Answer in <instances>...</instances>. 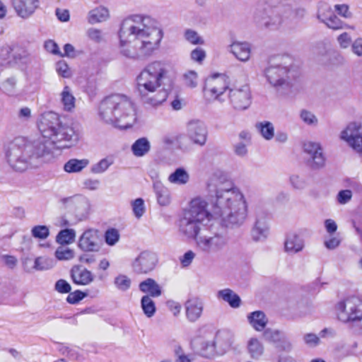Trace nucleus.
<instances>
[{
	"instance_id": "f257e3e1",
	"label": "nucleus",
	"mask_w": 362,
	"mask_h": 362,
	"mask_svg": "<svg viewBox=\"0 0 362 362\" xmlns=\"http://www.w3.org/2000/svg\"><path fill=\"white\" fill-rule=\"evenodd\" d=\"M38 129L41 137L28 141L18 136L4 144V159L13 170L23 172L51 163L55 158L54 147L69 148L78 140L74 127L62 123L59 115L52 111L40 115Z\"/></svg>"
},
{
	"instance_id": "f03ea898",
	"label": "nucleus",
	"mask_w": 362,
	"mask_h": 362,
	"mask_svg": "<svg viewBox=\"0 0 362 362\" xmlns=\"http://www.w3.org/2000/svg\"><path fill=\"white\" fill-rule=\"evenodd\" d=\"M208 192L212 204V213L208 203L200 197L193 199L185 211L195 220L206 225L213 218L226 227L239 226L247 217V206L243 192L225 176L216 175L208 184Z\"/></svg>"
},
{
	"instance_id": "7ed1b4c3",
	"label": "nucleus",
	"mask_w": 362,
	"mask_h": 362,
	"mask_svg": "<svg viewBox=\"0 0 362 362\" xmlns=\"http://www.w3.org/2000/svg\"><path fill=\"white\" fill-rule=\"evenodd\" d=\"M119 37L120 53L124 57L144 60L158 49L163 31L155 19L134 15L123 21Z\"/></svg>"
},
{
	"instance_id": "20e7f679",
	"label": "nucleus",
	"mask_w": 362,
	"mask_h": 362,
	"mask_svg": "<svg viewBox=\"0 0 362 362\" xmlns=\"http://www.w3.org/2000/svg\"><path fill=\"white\" fill-rule=\"evenodd\" d=\"M168 76V67L160 61L148 64L140 72L136 77V90L144 105L157 107L167 99L168 93L162 85Z\"/></svg>"
},
{
	"instance_id": "39448f33",
	"label": "nucleus",
	"mask_w": 362,
	"mask_h": 362,
	"mask_svg": "<svg viewBox=\"0 0 362 362\" xmlns=\"http://www.w3.org/2000/svg\"><path fill=\"white\" fill-rule=\"evenodd\" d=\"M98 116L106 124L119 129H128L136 121V105L129 96L113 94L100 103Z\"/></svg>"
},
{
	"instance_id": "423d86ee",
	"label": "nucleus",
	"mask_w": 362,
	"mask_h": 362,
	"mask_svg": "<svg viewBox=\"0 0 362 362\" xmlns=\"http://www.w3.org/2000/svg\"><path fill=\"white\" fill-rule=\"evenodd\" d=\"M306 11L303 8H293L288 3H281L276 6L266 7L259 6L254 18L259 26L268 29H276L286 19H301L305 16Z\"/></svg>"
},
{
	"instance_id": "0eeeda50",
	"label": "nucleus",
	"mask_w": 362,
	"mask_h": 362,
	"mask_svg": "<svg viewBox=\"0 0 362 362\" xmlns=\"http://www.w3.org/2000/svg\"><path fill=\"white\" fill-rule=\"evenodd\" d=\"M263 75L270 86L279 90L289 86L291 81L298 76V70L293 65L292 57L279 55L269 60Z\"/></svg>"
},
{
	"instance_id": "6e6552de",
	"label": "nucleus",
	"mask_w": 362,
	"mask_h": 362,
	"mask_svg": "<svg viewBox=\"0 0 362 362\" xmlns=\"http://www.w3.org/2000/svg\"><path fill=\"white\" fill-rule=\"evenodd\" d=\"M196 243L198 250L202 253L211 256L219 253L227 246L228 238L220 233H209L198 236Z\"/></svg>"
},
{
	"instance_id": "1a4fd4ad",
	"label": "nucleus",
	"mask_w": 362,
	"mask_h": 362,
	"mask_svg": "<svg viewBox=\"0 0 362 362\" xmlns=\"http://www.w3.org/2000/svg\"><path fill=\"white\" fill-rule=\"evenodd\" d=\"M230 104L238 111H243L250 107L252 103V93L248 83H236L230 88L228 93Z\"/></svg>"
},
{
	"instance_id": "9d476101",
	"label": "nucleus",
	"mask_w": 362,
	"mask_h": 362,
	"mask_svg": "<svg viewBox=\"0 0 362 362\" xmlns=\"http://www.w3.org/2000/svg\"><path fill=\"white\" fill-rule=\"evenodd\" d=\"M60 206L76 217V221H83L88 216L90 204L83 196L74 195L64 197L59 201Z\"/></svg>"
},
{
	"instance_id": "9b49d317",
	"label": "nucleus",
	"mask_w": 362,
	"mask_h": 362,
	"mask_svg": "<svg viewBox=\"0 0 362 362\" xmlns=\"http://www.w3.org/2000/svg\"><path fill=\"white\" fill-rule=\"evenodd\" d=\"M229 86V78L223 74H214L206 79L205 90L210 97L220 103L225 102L224 93Z\"/></svg>"
},
{
	"instance_id": "f8f14e48",
	"label": "nucleus",
	"mask_w": 362,
	"mask_h": 362,
	"mask_svg": "<svg viewBox=\"0 0 362 362\" xmlns=\"http://www.w3.org/2000/svg\"><path fill=\"white\" fill-rule=\"evenodd\" d=\"M157 263L158 257L155 253L143 251L132 261V268L137 274H147L154 270Z\"/></svg>"
},
{
	"instance_id": "ddd939ff",
	"label": "nucleus",
	"mask_w": 362,
	"mask_h": 362,
	"mask_svg": "<svg viewBox=\"0 0 362 362\" xmlns=\"http://www.w3.org/2000/svg\"><path fill=\"white\" fill-rule=\"evenodd\" d=\"M102 245L99 231L97 229L86 230L79 237L78 247L83 252H97Z\"/></svg>"
},
{
	"instance_id": "4468645a",
	"label": "nucleus",
	"mask_w": 362,
	"mask_h": 362,
	"mask_svg": "<svg viewBox=\"0 0 362 362\" xmlns=\"http://www.w3.org/2000/svg\"><path fill=\"white\" fill-rule=\"evenodd\" d=\"M361 127V123L351 122L341 133V139L358 153H362Z\"/></svg>"
},
{
	"instance_id": "2eb2a0df",
	"label": "nucleus",
	"mask_w": 362,
	"mask_h": 362,
	"mask_svg": "<svg viewBox=\"0 0 362 362\" xmlns=\"http://www.w3.org/2000/svg\"><path fill=\"white\" fill-rule=\"evenodd\" d=\"M187 133L190 141L198 146H203L205 145L208 131L205 124L198 119L191 120L187 126Z\"/></svg>"
},
{
	"instance_id": "dca6fc26",
	"label": "nucleus",
	"mask_w": 362,
	"mask_h": 362,
	"mask_svg": "<svg viewBox=\"0 0 362 362\" xmlns=\"http://www.w3.org/2000/svg\"><path fill=\"white\" fill-rule=\"evenodd\" d=\"M202 226L205 225L184 213L179 221V231L188 238L197 239Z\"/></svg>"
},
{
	"instance_id": "f3484780",
	"label": "nucleus",
	"mask_w": 362,
	"mask_h": 362,
	"mask_svg": "<svg viewBox=\"0 0 362 362\" xmlns=\"http://www.w3.org/2000/svg\"><path fill=\"white\" fill-rule=\"evenodd\" d=\"M16 14L24 19L30 17L39 6L38 0H12Z\"/></svg>"
},
{
	"instance_id": "a211bd4d",
	"label": "nucleus",
	"mask_w": 362,
	"mask_h": 362,
	"mask_svg": "<svg viewBox=\"0 0 362 362\" xmlns=\"http://www.w3.org/2000/svg\"><path fill=\"white\" fill-rule=\"evenodd\" d=\"M70 273L73 282L79 286H88L95 280L94 274L80 265L74 266Z\"/></svg>"
},
{
	"instance_id": "6ab92c4d",
	"label": "nucleus",
	"mask_w": 362,
	"mask_h": 362,
	"mask_svg": "<svg viewBox=\"0 0 362 362\" xmlns=\"http://www.w3.org/2000/svg\"><path fill=\"white\" fill-rule=\"evenodd\" d=\"M158 177L156 173V180L153 182L152 185L153 190L158 204L160 206H166L171 202L170 192L168 188L158 179Z\"/></svg>"
},
{
	"instance_id": "aec40b11",
	"label": "nucleus",
	"mask_w": 362,
	"mask_h": 362,
	"mask_svg": "<svg viewBox=\"0 0 362 362\" xmlns=\"http://www.w3.org/2000/svg\"><path fill=\"white\" fill-rule=\"evenodd\" d=\"M185 309L187 320L190 322H195L202 314L203 302L196 297L189 298L185 303Z\"/></svg>"
},
{
	"instance_id": "412c9836",
	"label": "nucleus",
	"mask_w": 362,
	"mask_h": 362,
	"mask_svg": "<svg viewBox=\"0 0 362 362\" xmlns=\"http://www.w3.org/2000/svg\"><path fill=\"white\" fill-rule=\"evenodd\" d=\"M305 247V240L296 233H290L284 240V252L290 255L300 252Z\"/></svg>"
},
{
	"instance_id": "4be33fe9",
	"label": "nucleus",
	"mask_w": 362,
	"mask_h": 362,
	"mask_svg": "<svg viewBox=\"0 0 362 362\" xmlns=\"http://www.w3.org/2000/svg\"><path fill=\"white\" fill-rule=\"evenodd\" d=\"M269 235V226L264 217L257 218L251 229L250 235L254 242H264Z\"/></svg>"
},
{
	"instance_id": "5701e85b",
	"label": "nucleus",
	"mask_w": 362,
	"mask_h": 362,
	"mask_svg": "<svg viewBox=\"0 0 362 362\" xmlns=\"http://www.w3.org/2000/svg\"><path fill=\"white\" fill-rule=\"evenodd\" d=\"M229 52L237 59L246 62L250 58L251 48L247 42H235L230 45Z\"/></svg>"
},
{
	"instance_id": "b1692460",
	"label": "nucleus",
	"mask_w": 362,
	"mask_h": 362,
	"mask_svg": "<svg viewBox=\"0 0 362 362\" xmlns=\"http://www.w3.org/2000/svg\"><path fill=\"white\" fill-rule=\"evenodd\" d=\"M217 298L228 303L233 308H238L241 305L240 297L230 288H223L217 292Z\"/></svg>"
},
{
	"instance_id": "393cba45",
	"label": "nucleus",
	"mask_w": 362,
	"mask_h": 362,
	"mask_svg": "<svg viewBox=\"0 0 362 362\" xmlns=\"http://www.w3.org/2000/svg\"><path fill=\"white\" fill-rule=\"evenodd\" d=\"M139 288L141 291L148 293L147 296H150L151 298L159 297L162 294L161 287L151 278L141 281Z\"/></svg>"
},
{
	"instance_id": "a878e982",
	"label": "nucleus",
	"mask_w": 362,
	"mask_h": 362,
	"mask_svg": "<svg viewBox=\"0 0 362 362\" xmlns=\"http://www.w3.org/2000/svg\"><path fill=\"white\" fill-rule=\"evenodd\" d=\"M247 320L251 326L258 332L264 330L266 327L268 320L264 313L260 310L254 311L247 315Z\"/></svg>"
},
{
	"instance_id": "bb28decb",
	"label": "nucleus",
	"mask_w": 362,
	"mask_h": 362,
	"mask_svg": "<svg viewBox=\"0 0 362 362\" xmlns=\"http://www.w3.org/2000/svg\"><path fill=\"white\" fill-rule=\"evenodd\" d=\"M109 18V10L103 6H100L90 10L88 14V21L90 24L106 21Z\"/></svg>"
},
{
	"instance_id": "cd10ccee",
	"label": "nucleus",
	"mask_w": 362,
	"mask_h": 362,
	"mask_svg": "<svg viewBox=\"0 0 362 362\" xmlns=\"http://www.w3.org/2000/svg\"><path fill=\"white\" fill-rule=\"evenodd\" d=\"M189 174L183 168H177L168 177V181L176 185H185L189 181Z\"/></svg>"
},
{
	"instance_id": "c85d7f7f",
	"label": "nucleus",
	"mask_w": 362,
	"mask_h": 362,
	"mask_svg": "<svg viewBox=\"0 0 362 362\" xmlns=\"http://www.w3.org/2000/svg\"><path fill=\"white\" fill-rule=\"evenodd\" d=\"M88 164L89 160L86 158H71L64 164V170L68 173H80L86 168Z\"/></svg>"
},
{
	"instance_id": "c756f323",
	"label": "nucleus",
	"mask_w": 362,
	"mask_h": 362,
	"mask_svg": "<svg viewBox=\"0 0 362 362\" xmlns=\"http://www.w3.org/2000/svg\"><path fill=\"white\" fill-rule=\"evenodd\" d=\"M132 151L136 157H142L151 149L150 141L146 137L138 139L132 146Z\"/></svg>"
},
{
	"instance_id": "7c9ffc66",
	"label": "nucleus",
	"mask_w": 362,
	"mask_h": 362,
	"mask_svg": "<svg viewBox=\"0 0 362 362\" xmlns=\"http://www.w3.org/2000/svg\"><path fill=\"white\" fill-rule=\"evenodd\" d=\"M235 342V337L233 334L226 332L220 336L218 341V354L223 355L228 352L233 346Z\"/></svg>"
},
{
	"instance_id": "2f4dec72",
	"label": "nucleus",
	"mask_w": 362,
	"mask_h": 362,
	"mask_svg": "<svg viewBox=\"0 0 362 362\" xmlns=\"http://www.w3.org/2000/svg\"><path fill=\"white\" fill-rule=\"evenodd\" d=\"M247 350L252 358L258 359L263 355L264 347L259 339L252 337L247 341Z\"/></svg>"
},
{
	"instance_id": "473e14b6",
	"label": "nucleus",
	"mask_w": 362,
	"mask_h": 362,
	"mask_svg": "<svg viewBox=\"0 0 362 362\" xmlns=\"http://www.w3.org/2000/svg\"><path fill=\"white\" fill-rule=\"evenodd\" d=\"M60 97L64 110L70 112L74 110L76 99L69 86H66L64 87L63 90L60 93Z\"/></svg>"
},
{
	"instance_id": "72a5a7b5",
	"label": "nucleus",
	"mask_w": 362,
	"mask_h": 362,
	"mask_svg": "<svg viewBox=\"0 0 362 362\" xmlns=\"http://www.w3.org/2000/svg\"><path fill=\"white\" fill-rule=\"evenodd\" d=\"M11 52L14 62L17 64L26 62L30 57L29 51L23 46L17 44L11 45Z\"/></svg>"
},
{
	"instance_id": "f704fd0d",
	"label": "nucleus",
	"mask_w": 362,
	"mask_h": 362,
	"mask_svg": "<svg viewBox=\"0 0 362 362\" xmlns=\"http://www.w3.org/2000/svg\"><path fill=\"white\" fill-rule=\"evenodd\" d=\"M255 127L265 140L270 141L274 137V127L271 122L263 121L258 122L256 124Z\"/></svg>"
},
{
	"instance_id": "c9c22d12",
	"label": "nucleus",
	"mask_w": 362,
	"mask_h": 362,
	"mask_svg": "<svg viewBox=\"0 0 362 362\" xmlns=\"http://www.w3.org/2000/svg\"><path fill=\"white\" fill-rule=\"evenodd\" d=\"M307 165L313 170H320L326 165V157L324 152L315 155L312 158L307 159Z\"/></svg>"
},
{
	"instance_id": "e433bc0d",
	"label": "nucleus",
	"mask_w": 362,
	"mask_h": 362,
	"mask_svg": "<svg viewBox=\"0 0 362 362\" xmlns=\"http://www.w3.org/2000/svg\"><path fill=\"white\" fill-rule=\"evenodd\" d=\"M1 90L8 95H16L18 93L17 80L15 77H9L1 83Z\"/></svg>"
},
{
	"instance_id": "4c0bfd02",
	"label": "nucleus",
	"mask_w": 362,
	"mask_h": 362,
	"mask_svg": "<svg viewBox=\"0 0 362 362\" xmlns=\"http://www.w3.org/2000/svg\"><path fill=\"white\" fill-rule=\"evenodd\" d=\"M324 24L329 28L332 30H341L344 28L354 29V26H350L346 23H344L339 18H338L334 13L331 15Z\"/></svg>"
},
{
	"instance_id": "58836bf2",
	"label": "nucleus",
	"mask_w": 362,
	"mask_h": 362,
	"mask_svg": "<svg viewBox=\"0 0 362 362\" xmlns=\"http://www.w3.org/2000/svg\"><path fill=\"white\" fill-rule=\"evenodd\" d=\"M76 238V231L74 229L62 230L56 238V241L60 245H68L74 242Z\"/></svg>"
},
{
	"instance_id": "ea45409f",
	"label": "nucleus",
	"mask_w": 362,
	"mask_h": 362,
	"mask_svg": "<svg viewBox=\"0 0 362 362\" xmlns=\"http://www.w3.org/2000/svg\"><path fill=\"white\" fill-rule=\"evenodd\" d=\"M141 305L144 313L148 317H151L154 315L156 310V305L150 296H144L141 298Z\"/></svg>"
},
{
	"instance_id": "a19ab883",
	"label": "nucleus",
	"mask_w": 362,
	"mask_h": 362,
	"mask_svg": "<svg viewBox=\"0 0 362 362\" xmlns=\"http://www.w3.org/2000/svg\"><path fill=\"white\" fill-rule=\"evenodd\" d=\"M303 151L308 156V158H312L315 155H318L323 151V149L320 143L313 141H307L303 144Z\"/></svg>"
},
{
	"instance_id": "79ce46f5",
	"label": "nucleus",
	"mask_w": 362,
	"mask_h": 362,
	"mask_svg": "<svg viewBox=\"0 0 362 362\" xmlns=\"http://www.w3.org/2000/svg\"><path fill=\"white\" fill-rule=\"evenodd\" d=\"M201 354L204 357L214 358L218 354V346L214 341H205L202 344Z\"/></svg>"
},
{
	"instance_id": "37998d69",
	"label": "nucleus",
	"mask_w": 362,
	"mask_h": 362,
	"mask_svg": "<svg viewBox=\"0 0 362 362\" xmlns=\"http://www.w3.org/2000/svg\"><path fill=\"white\" fill-rule=\"evenodd\" d=\"M334 13L330 5L327 3H320L318 6L317 18L322 23Z\"/></svg>"
},
{
	"instance_id": "c03bdc74",
	"label": "nucleus",
	"mask_w": 362,
	"mask_h": 362,
	"mask_svg": "<svg viewBox=\"0 0 362 362\" xmlns=\"http://www.w3.org/2000/svg\"><path fill=\"white\" fill-rule=\"evenodd\" d=\"M300 119L305 124L312 127H316L318 124V119L311 111L303 109L299 113Z\"/></svg>"
},
{
	"instance_id": "a18cd8bd",
	"label": "nucleus",
	"mask_w": 362,
	"mask_h": 362,
	"mask_svg": "<svg viewBox=\"0 0 362 362\" xmlns=\"http://www.w3.org/2000/svg\"><path fill=\"white\" fill-rule=\"evenodd\" d=\"M113 163V160L110 158H105L97 163L92 165L90 171L94 174H100L105 172Z\"/></svg>"
},
{
	"instance_id": "49530a36",
	"label": "nucleus",
	"mask_w": 362,
	"mask_h": 362,
	"mask_svg": "<svg viewBox=\"0 0 362 362\" xmlns=\"http://www.w3.org/2000/svg\"><path fill=\"white\" fill-rule=\"evenodd\" d=\"M131 279L126 275L119 274L115 277L114 284L117 289L122 291H127L131 286Z\"/></svg>"
},
{
	"instance_id": "de8ad7c7",
	"label": "nucleus",
	"mask_w": 362,
	"mask_h": 362,
	"mask_svg": "<svg viewBox=\"0 0 362 362\" xmlns=\"http://www.w3.org/2000/svg\"><path fill=\"white\" fill-rule=\"evenodd\" d=\"M104 238L107 245L113 246L119 242L120 235L117 229L109 228L105 231Z\"/></svg>"
},
{
	"instance_id": "09e8293b",
	"label": "nucleus",
	"mask_w": 362,
	"mask_h": 362,
	"mask_svg": "<svg viewBox=\"0 0 362 362\" xmlns=\"http://www.w3.org/2000/svg\"><path fill=\"white\" fill-rule=\"evenodd\" d=\"M55 70L59 76L69 78L72 76V71L64 60L59 61L55 65Z\"/></svg>"
},
{
	"instance_id": "8fccbe9b",
	"label": "nucleus",
	"mask_w": 362,
	"mask_h": 362,
	"mask_svg": "<svg viewBox=\"0 0 362 362\" xmlns=\"http://www.w3.org/2000/svg\"><path fill=\"white\" fill-rule=\"evenodd\" d=\"M55 257L59 260H69L74 257V252L68 247L60 246L55 251Z\"/></svg>"
},
{
	"instance_id": "3c124183",
	"label": "nucleus",
	"mask_w": 362,
	"mask_h": 362,
	"mask_svg": "<svg viewBox=\"0 0 362 362\" xmlns=\"http://www.w3.org/2000/svg\"><path fill=\"white\" fill-rule=\"evenodd\" d=\"M185 38L187 41L193 45H203L204 40L198 35V33L192 29H187L185 32Z\"/></svg>"
},
{
	"instance_id": "603ef678",
	"label": "nucleus",
	"mask_w": 362,
	"mask_h": 362,
	"mask_svg": "<svg viewBox=\"0 0 362 362\" xmlns=\"http://www.w3.org/2000/svg\"><path fill=\"white\" fill-rule=\"evenodd\" d=\"M88 39L95 43H100L104 40V35L100 29L90 28L86 31Z\"/></svg>"
},
{
	"instance_id": "864d4df0",
	"label": "nucleus",
	"mask_w": 362,
	"mask_h": 362,
	"mask_svg": "<svg viewBox=\"0 0 362 362\" xmlns=\"http://www.w3.org/2000/svg\"><path fill=\"white\" fill-rule=\"evenodd\" d=\"M185 84L189 88H195L198 83V76L194 71H187L183 75Z\"/></svg>"
},
{
	"instance_id": "5fc2aeb1",
	"label": "nucleus",
	"mask_w": 362,
	"mask_h": 362,
	"mask_svg": "<svg viewBox=\"0 0 362 362\" xmlns=\"http://www.w3.org/2000/svg\"><path fill=\"white\" fill-rule=\"evenodd\" d=\"M290 184L292 187L297 190H302L307 186L305 180L298 175H292L289 177Z\"/></svg>"
},
{
	"instance_id": "6e6d98bb",
	"label": "nucleus",
	"mask_w": 362,
	"mask_h": 362,
	"mask_svg": "<svg viewBox=\"0 0 362 362\" xmlns=\"http://www.w3.org/2000/svg\"><path fill=\"white\" fill-rule=\"evenodd\" d=\"M32 235L38 239H46L49 235V230L46 226H36L32 228Z\"/></svg>"
},
{
	"instance_id": "4d7b16f0",
	"label": "nucleus",
	"mask_w": 362,
	"mask_h": 362,
	"mask_svg": "<svg viewBox=\"0 0 362 362\" xmlns=\"http://www.w3.org/2000/svg\"><path fill=\"white\" fill-rule=\"evenodd\" d=\"M303 342L309 347L314 348L321 343L319 335L314 333H306L303 337Z\"/></svg>"
},
{
	"instance_id": "13d9d810",
	"label": "nucleus",
	"mask_w": 362,
	"mask_h": 362,
	"mask_svg": "<svg viewBox=\"0 0 362 362\" xmlns=\"http://www.w3.org/2000/svg\"><path fill=\"white\" fill-rule=\"evenodd\" d=\"M53 266L52 261L48 258L39 257L35 260L34 268L36 270H47Z\"/></svg>"
},
{
	"instance_id": "bf43d9fd",
	"label": "nucleus",
	"mask_w": 362,
	"mask_h": 362,
	"mask_svg": "<svg viewBox=\"0 0 362 362\" xmlns=\"http://www.w3.org/2000/svg\"><path fill=\"white\" fill-rule=\"evenodd\" d=\"M134 216L139 218L145 212L144 202L141 198L136 199L132 204Z\"/></svg>"
},
{
	"instance_id": "052dcab7",
	"label": "nucleus",
	"mask_w": 362,
	"mask_h": 362,
	"mask_svg": "<svg viewBox=\"0 0 362 362\" xmlns=\"http://www.w3.org/2000/svg\"><path fill=\"white\" fill-rule=\"evenodd\" d=\"M265 340L276 344L281 338V332L276 329H267L263 332Z\"/></svg>"
},
{
	"instance_id": "680f3d73",
	"label": "nucleus",
	"mask_w": 362,
	"mask_h": 362,
	"mask_svg": "<svg viewBox=\"0 0 362 362\" xmlns=\"http://www.w3.org/2000/svg\"><path fill=\"white\" fill-rule=\"evenodd\" d=\"M11 53V45H6L0 49V65L8 66L10 63L9 54Z\"/></svg>"
},
{
	"instance_id": "e2e57ef3",
	"label": "nucleus",
	"mask_w": 362,
	"mask_h": 362,
	"mask_svg": "<svg viewBox=\"0 0 362 362\" xmlns=\"http://www.w3.org/2000/svg\"><path fill=\"white\" fill-rule=\"evenodd\" d=\"M334 9L340 16L344 18H351L352 17V13L349 10V6L346 4H336Z\"/></svg>"
},
{
	"instance_id": "0e129e2a",
	"label": "nucleus",
	"mask_w": 362,
	"mask_h": 362,
	"mask_svg": "<svg viewBox=\"0 0 362 362\" xmlns=\"http://www.w3.org/2000/svg\"><path fill=\"white\" fill-rule=\"evenodd\" d=\"M352 197V192L349 189L341 190L337 196V200L340 204H347Z\"/></svg>"
},
{
	"instance_id": "69168bd1",
	"label": "nucleus",
	"mask_w": 362,
	"mask_h": 362,
	"mask_svg": "<svg viewBox=\"0 0 362 362\" xmlns=\"http://www.w3.org/2000/svg\"><path fill=\"white\" fill-rule=\"evenodd\" d=\"M86 296V294L81 291H75L74 292H71L69 294L66 298V300L68 303L71 304H75L81 300L83 298Z\"/></svg>"
},
{
	"instance_id": "338daca9",
	"label": "nucleus",
	"mask_w": 362,
	"mask_h": 362,
	"mask_svg": "<svg viewBox=\"0 0 362 362\" xmlns=\"http://www.w3.org/2000/svg\"><path fill=\"white\" fill-rule=\"evenodd\" d=\"M337 42L340 47L346 49L350 46L351 37L348 33L344 32L337 37Z\"/></svg>"
},
{
	"instance_id": "774afa93",
	"label": "nucleus",
	"mask_w": 362,
	"mask_h": 362,
	"mask_svg": "<svg viewBox=\"0 0 362 362\" xmlns=\"http://www.w3.org/2000/svg\"><path fill=\"white\" fill-rule=\"evenodd\" d=\"M195 257V253L192 251L189 250L187 252H185L182 256L180 257V261L182 264V267H187L189 266L193 259Z\"/></svg>"
}]
</instances>
